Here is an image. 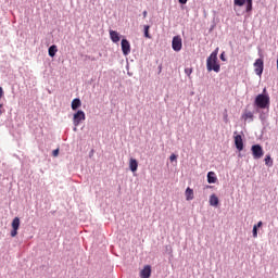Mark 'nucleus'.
<instances>
[{"label":"nucleus","mask_w":278,"mask_h":278,"mask_svg":"<svg viewBox=\"0 0 278 278\" xmlns=\"http://www.w3.org/2000/svg\"><path fill=\"white\" fill-rule=\"evenodd\" d=\"M208 203L212 207H218V203H219L218 197L214 193L211 194Z\"/></svg>","instance_id":"10"},{"label":"nucleus","mask_w":278,"mask_h":278,"mask_svg":"<svg viewBox=\"0 0 278 278\" xmlns=\"http://www.w3.org/2000/svg\"><path fill=\"white\" fill-rule=\"evenodd\" d=\"M192 67H187V68H185V73H186V75L188 76V77H190V75H192Z\"/></svg>","instance_id":"23"},{"label":"nucleus","mask_w":278,"mask_h":278,"mask_svg":"<svg viewBox=\"0 0 278 278\" xmlns=\"http://www.w3.org/2000/svg\"><path fill=\"white\" fill-rule=\"evenodd\" d=\"M247 2V12H251V10H253V0H245Z\"/></svg>","instance_id":"20"},{"label":"nucleus","mask_w":278,"mask_h":278,"mask_svg":"<svg viewBox=\"0 0 278 278\" xmlns=\"http://www.w3.org/2000/svg\"><path fill=\"white\" fill-rule=\"evenodd\" d=\"M147 11H143V18H147Z\"/></svg>","instance_id":"32"},{"label":"nucleus","mask_w":278,"mask_h":278,"mask_svg":"<svg viewBox=\"0 0 278 278\" xmlns=\"http://www.w3.org/2000/svg\"><path fill=\"white\" fill-rule=\"evenodd\" d=\"M79 108H81V100L76 98L72 101V110H79Z\"/></svg>","instance_id":"15"},{"label":"nucleus","mask_w":278,"mask_h":278,"mask_svg":"<svg viewBox=\"0 0 278 278\" xmlns=\"http://www.w3.org/2000/svg\"><path fill=\"white\" fill-rule=\"evenodd\" d=\"M129 168L131 173H136V170H138V161L136 159L129 160Z\"/></svg>","instance_id":"13"},{"label":"nucleus","mask_w":278,"mask_h":278,"mask_svg":"<svg viewBox=\"0 0 278 278\" xmlns=\"http://www.w3.org/2000/svg\"><path fill=\"white\" fill-rule=\"evenodd\" d=\"M110 38L112 42H121V35L116 30H110Z\"/></svg>","instance_id":"11"},{"label":"nucleus","mask_w":278,"mask_h":278,"mask_svg":"<svg viewBox=\"0 0 278 278\" xmlns=\"http://www.w3.org/2000/svg\"><path fill=\"white\" fill-rule=\"evenodd\" d=\"M218 178H216V173L214 172H208L207 173V181L208 184H216Z\"/></svg>","instance_id":"14"},{"label":"nucleus","mask_w":278,"mask_h":278,"mask_svg":"<svg viewBox=\"0 0 278 278\" xmlns=\"http://www.w3.org/2000/svg\"><path fill=\"white\" fill-rule=\"evenodd\" d=\"M264 225V223L258 222L257 225H254V227H256V229H260V227H262Z\"/></svg>","instance_id":"27"},{"label":"nucleus","mask_w":278,"mask_h":278,"mask_svg":"<svg viewBox=\"0 0 278 278\" xmlns=\"http://www.w3.org/2000/svg\"><path fill=\"white\" fill-rule=\"evenodd\" d=\"M149 29H150V26L146 25L144 26V36H146V38H151V35H149Z\"/></svg>","instance_id":"22"},{"label":"nucleus","mask_w":278,"mask_h":278,"mask_svg":"<svg viewBox=\"0 0 278 278\" xmlns=\"http://www.w3.org/2000/svg\"><path fill=\"white\" fill-rule=\"evenodd\" d=\"M3 98V88L0 87V99Z\"/></svg>","instance_id":"31"},{"label":"nucleus","mask_w":278,"mask_h":278,"mask_svg":"<svg viewBox=\"0 0 278 278\" xmlns=\"http://www.w3.org/2000/svg\"><path fill=\"white\" fill-rule=\"evenodd\" d=\"M179 3H181L182 5H186V3H188V0H178Z\"/></svg>","instance_id":"29"},{"label":"nucleus","mask_w":278,"mask_h":278,"mask_svg":"<svg viewBox=\"0 0 278 278\" xmlns=\"http://www.w3.org/2000/svg\"><path fill=\"white\" fill-rule=\"evenodd\" d=\"M255 105L261 110H266L270 105V98L267 94L261 93L255 98Z\"/></svg>","instance_id":"2"},{"label":"nucleus","mask_w":278,"mask_h":278,"mask_svg":"<svg viewBox=\"0 0 278 278\" xmlns=\"http://www.w3.org/2000/svg\"><path fill=\"white\" fill-rule=\"evenodd\" d=\"M52 155H53V157H58V155H60V149L58 148V149L53 150Z\"/></svg>","instance_id":"24"},{"label":"nucleus","mask_w":278,"mask_h":278,"mask_svg":"<svg viewBox=\"0 0 278 278\" xmlns=\"http://www.w3.org/2000/svg\"><path fill=\"white\" fill-rule=\"evenodd\" d=\"M235 140H242V136L240 135L235 136Z\"/></svg>","instance_id":"30"},{"label":"nucleus","mask_w":278,"mask_h":278,"mask_svg":"<svg viewBox=\"0 0 278 278\" xmlns=\"http://www.w3.org/2000/svg\"><path fill=\"white\" fill-rule=\"evenodd\" d=\"M247 3V0H233V4L238 5L239 8H242Z\"/></svg>","instance_id":"21"},{"label":"nucleus","mask_w":278,"mask_h":278,"mask_svg":"<svg viewBox=\"0 0 278 278\" xmlns=\"http://www.w3.org/2000/svg\"><path fill=\"white\" fill-rule=\"evenodd\" d=\"M169 160H170V162H175V161L177 160V155L172 154V155L169 156Z\"/></svg>","instance_id":"26"},{"label":"nucleus","mask_w":278,"mask_h":278,"mask_svg":"<svg viewBox=\"0 0 278 278\" xmlns=\"http://www.w3.org/2000/svg\"><path fill=\"white\" fill-rule=\"evenodd\" d=\"M139 275L141 278H151V265H144Z\"/></svg>","instance_id":"9"},{"label":"nucleus","mask_w":278,"mask_h":278,"mask_svg":"<svg viewBox=\"0 0 278 278\" xmlns=\"http://www.w3.org/2000/svg\"><path fill=\"white\" fill-rule=\"evenodd\" d=\"M1 108H3V104H0V114H3V111H1Z\"/></svg>","instance_id":"33"},{"label":"nucleus","mask_w":278,"mask_h":278,"mask_svg":"<svg viewBox=\"0 0 278 278\" xmlns=\"http://www.w3.org/2000/svg\"><path fill=\"white\" fill-rule=\"evenodd\" d=\"M186 201H192L194 199V190L188 187L185 191Z\"/></svg>","instance_id":"12"},{"label":"nucleus","mask_w":278,"mask_h":278,"mask_svg":"<svg viewBox=\"0 0 278 278\" xmlns=\"http://www.w3.org/2000/svg\"><path fill=\"white\" fill-rule=\"evenodd\" d=\"M206 68L208 73H220V64H218V49L213 51L206 60Z\"/></svg>","instance_id":"1"},{"label":"nucleus","mask_w":278,"mask_h":278,"mask_svg":"<svg viewBox=\"0 0 278 278\" xmlns=\"http://www.w3.org/2000/svg\"><path fill=\"white\" fill-rule=\"evenodd\" d=\"M252 233H253V238H257V226H253Z\"/></svg>","instance_id":"25"},{"label":"nucleus","mask_w":278,"mask_h":278,"mask_svg":"<svg viewBox=\"0 0 278 278\" xmlns=\"http://www.w3.org/2000/svg\"><path fill=\"white\" fill-rule=\"evenodd\" d=\"M251 151L254 160H261V157H264V149H262V146L254 144L252 146Z\"/></svg>","instance_id":"4"},{"label":"nucleus","mask_w":278,"mask_h":278,"mask_svg":"<svg viewBox=\"0 0 278 278\" xmlns=\"http://www.w3.org/2000/svg\"><path fill=\"white\" fill-rule=\"evenodd\" d=\"M219 58H220V60H222L223 62H226L225 52H223Z\"/></svg>","instance_id":"28"},{"label":"nucleus","mask_w":278,"mask_h":278,"mask_svg":"<svg viewBox=\"0 0 278 278\" xmlns=\"http://www.w3.org/2000/svg\"><path fill=\"white\" fill-rule=\"evenodd\" d=\"M181 47H184V43L181 42L180 36H175L172 40V49L175 51H181Z\"/></svg>","instance_id":"6"},{"label":"nucleus","mask_w":278,"mask_h":278,"mask_svg":"<svg viewBox=\"0 0 278 278\" xmlns=\"http://www.w3.org/2000/svg\"><path fill=\"white\" fill-rule=\"evenodd\" d=\"M48 53L50 58H55V54L58 53V46L53 45L49 48Z\"/></svg>","instance_id":"16"},{"label":"nucleus","mask_w":278,"mask_h":278,"mask_svg":"<svg viewBox=\"0 0 278 278\" xmlns=\"http://www.w3.org/2000/svg\"><path fill=\"white\" fill-rule=\"evenodd\" d=\"M254 68L257 75H262V73H264V60L257 59L254 63Z\"/></svg>","instance_id":"8"},{"label":"nucleus","mask_w":278,"mask_h":278,"mask_svg":"<svg viewBox=\"0 0 278 278\" xmlns=\"http://www.w3.org/2000/svg\"><path fill=\"white\" fill-rule=\"evenodd\" d=\"M265 165L269 167L273 166V159L270 157V154L265 156Z\"/></svg>","instance_id":"19"},{"label":"nucleus","mask_w":278,"mask_h":278,"mask_svg":"<svg viewBox=\"0 0 278 278\" xmlns=\"http://www.w3.org/2000/svg\"><path fill=\"white\" fill-rule=\"evenodd\" d=\"M122 52L124 55H129V53H131V45L129 43V40L122 39Z\"/></svg>","instance_id":"7"},{"label":"nucleus","mask_w":278,"mask_h":278,"mask_svg":"<svg viewBox=\"0 0 278 278\" xmlns=\"http://www.w3.org/2000/svg\"><path fill=\"white\" fill-rule=\"evenodd\" d=\"M11 225H12L11 238H16V236H18V228L21 227V218L15 217Z\"/></svg>","instance_id":"5"},{"label":"nucleus","mask_w":278,"mask_h":278,"mask_svg":"<svg viewBox=\"0 0 278 278\" xmlns=\"http://www.w3.org/2000/svg\"><path fill=\"white\" fill-rule=\"evenodd\" d=\"M83 121H86V113H84V111H77L73 116L74 126L79 127Z\"/></svg>","instance_id":"3"},{"label":"nucleus","mask_w":278,"mask_h":278,"mask_svg":"<svg viewBox=\"0 0 278 278\" xmlns=\"http://www.w3.org/2000/svg\"><path fill=\"white\" fill-rule=\"evenodd\" d=\"M235 144H236V148L238 149V151H242L244 149V143L242 140H236Z\"/></svg>","instance_id":"18"},{"label":"nucleus","mask_w":278,"mask_h":278,"mask_svg":"<svg viewBox=\"0 0 278 278\" xmlns=\"http://www.w3.org/2000/svg\"><path fill=\"white\" fill-rule=\"evenodd\" d=\"M243 121H253V112L245 111L242 115Z\"/></svg>","instance_id":"17"}]
</instances>
